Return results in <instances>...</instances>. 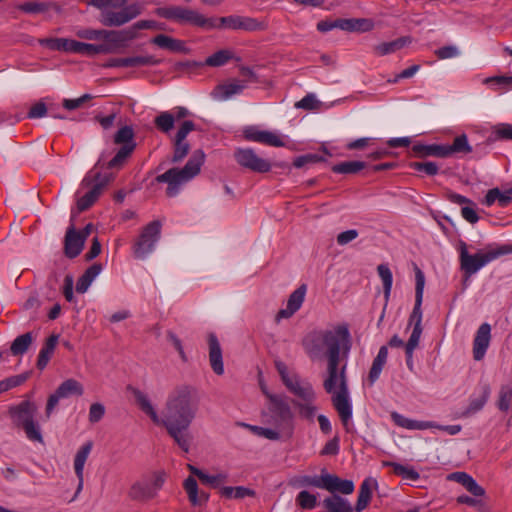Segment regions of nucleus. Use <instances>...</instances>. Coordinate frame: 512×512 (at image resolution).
<instances>
[{"mask_svg": "<svg viewBox=\"0 0 512 512\" xmlns=\"http://www.w3.org/2000/svg\"><path fill=\"white\" fill-rule=\"evenodd\" d=\"M134 397L140 409L156 425L165 427L169 436L188 453L192 443L189 427L196 418L200 398L196 388L188 385L176 387L169 393L162 416H159L149 398L140 390H134Z\"/></svg>", "mask_w": 512, "mask_h": 512, "instance_id": "1", "label": "nucleus"}, {"mask_svg": "<svg viewBox=\"0 0 512 512\" xmlns=\"http://www.w3.org/2000/svg\"><path fill=\"white\" fill-rule=\"evenodd\" d=\"M302 344L312 360L320 359L324 348H326L327 359L341 353L346 359L352 346L351 335L346 324L337 325L332 329L313 331L306 335Z\"/></svg>", "mask_w": 512, "mask_h": 512, "instance_id": "2", "label": "nucleus"}, {"mask_svg": "<svg viewBox=\"0 0 512 512\" xmlns=\"http://www.w3.org/2000/svg\"><path fill=\"white\" fill-rule=\"evenodd\" d=\"M341 354L332 355L327 359V376L324 379L325 391L332 394V403L339 414L340 420L347 431L352 418V406L349 401V389L346 376L347 364L340 366Z\"/></svg>", "mask_w": 512, "mask_h": 512, "instance_id": "3", "label": "nucleus"}, {"mask_svg": "<svg viewBox=\"0 0 512 512\" xmlns=\"http://www.w3.org/2000/svg\"><path fill=\"white\" fill-rule=\"evenodd\" d=\"M89 4L100 10V22L107 27H120L139 16L144 4L127 0H89Z\"/></svg>", "mask_w": 512, "mask_h": 512, "instance_id": "4", "label": "nucleus"}, {"mask_svg": "<svg viewBox=\"0 0 512 512\" xmlns=\"http://www.w3.org/2000/svg\"><path fill=\"white\" fill-rule=\"evenodd\" d=\"M143 29H160V27L154 20H140L123 30L83 29L77 32V36L86 40H103V43H111L113 48L119 49L136 39L139 30Z\"/></svg>", "mask_w": 512, "mask_h": 512, "instance_id": "5", "label": "nucleus"}, {"mask_svg": "<svg viewBox=\"0 0 512 512\" xmlns=\"http://www.w3.org/2000/svg\"><path fill=\"white\" fill-rule=\"evenodd\" d=\"M97 168H106L104 154H101L94 168L83 178L81 188L87 191L77 199V209L83 212L89 209L102 194L105 187L113 180L111 173L102 174Z\"/></svg>", "mask_w": 512, "mask_h": 512, "instance_id": "6", "label": "nucleus"}, {"mask_svg": "<svg viewBox=\"0 0 512 512\" xmlns=\"http://www.w3.org/2000/svg\"><path fill=\"white\" fill-rule=\"evenodd\" d=\"M205 154L202 150H196L182 169L171 168L156 177L159 183H168L166 194L174 197L179 191V185L191 180L199 174L204 163Z\"/></svg>", "mask_w": 512, "mask_h": 512, "instance_id": "7", "label": "nucleus"}, {"mask_svg": "<svg viewBox=\"0 0 512 512\" xmlns=\"http://www.w3.org/2000/svg\"><path fill=\"white\" fill-rule=\"evenodd\" d=\"M167 477L164 470H156L134 480L126 491L127 499L137 503H147L155 499L163 488Z\"/></svg>", "mask_w": 512, "mask_h": 512, "instance_id": "8", "label": "nucleus"}, {"mask_svg": "<svg viewBox=\"0 0 512 512\" xmlns=\"http://www.w3.org/2000/svg\"><path fill=\"white\" fill-rule=\"evenodd\" d=\"M37 410L38 407L34 402L24 400L17 405L9 407L8 414L13 424L16 427L22 428L30 441L43 444L44 440L40 426L34 420Z\"/></svg>", "mask_w": 512, "mask_h": 512, "instance_id": "9", "label": "nucleus"}, {"mask_svg": "<svg viewBox=\"0 0 512 512\" xmlns=\"http://www.w3.org/2000/svg\"><path fill=\"white\" fill-rule=\"evenodd\" d=\"M512 253V245L505 244L495 249H489L485 252H478L474 255L468 253L467 245L464 242L460 243V267L464 273L465 280H468L473 274L478 272L489 262L497 259L502 255Z\"/></svg>", "mask_w": 512, "mask_h": 512, "instance_id": "10", "label": "nucleus"}, {"mask_svg": "<svg viewBox=\"0 0 512 512\" xmlns=\"http://www.w3.org/2000/svg\"><path fill=\"white\" fill-rule=\"evenodd\" d=\"M156 13L165 19L181 24H190L205 30H212V27L215 26L212 17H206L196 10L182 6L161 7L156 10Z\"/></svg>", "mask_w": 512, "mask_h": 512, "instance_id": "11", "label": "nucleus"}, {"mask_svg": "<svg viewBox=\"0 0 512 512\" xmlns=\"http://www.w3.org/2000/svg\"><path fill=\"white\" fill-rule=\"evenodd\" d=\"M270 401L269 410L272 422L285 437L290 438L294 431V414L286 398L279 395L267 394Z\"/></svg>", "mask_w": 512, "mask_h": 512, "instance_id": "12", "label": "nucleus"}, {"mask_svg": "<svg viewBox=\"0 0 512 512\" xmlns=\"http://www.w3.org/2000/svg\"><path fill=\"white\" fill-rule=\"evenodd\" d=\"M115 144H123L116 155L105 163L108 169H120L130 157L136 147L134 130L131 126L121 127L114 136Z\"/></svg>", "mask_w": 512, "mask_h": 512, "instance_id": "13", "label": "nucleus"}, {"mask_svg": "<svg viewBox=\"0 0 512 512\" xmlns=\"http://www.w3.org/2000/svg\"><path fill=\"white\" fill-rule=\"evenodd\" d=\"M161 234V223L152 221L141 231L133 245V255L137 259H145L155 247Z\"/></svg>", "mask_w": 512, "mask_h": 512, "instance_id": "14", "label": "nucleus"}, {"mask_svg": "<svg viewBox=\"0 0 512 512\" xmlns=\"http://www.w3.org/2000/svg\"><path fill=\"white\" fill-rule=\"evenodd\" d=\"M215 26L213 29L243 30L247 32L262 31L266 26L256 18L248 16L230 15L225 17H212Z\"/></svg>", "mask_w": 512, "mask_h": 512, "instance_id": "15", "label": "nucleus"}, {"mask_svg": "<svg viewBox=\"0 0 512 512\" xmlns=\"http://www.w3.org/2000/svg\"><path fill=\"white\" fill-rule=\"evenodd\" d=\"M83 392V386L79 381L73 378L63 381L56 391L48 398L45 410L46 417L49 418L51 416L60 399L68 398L72 395L81 396Z\"/></svg>", "mask_w": 512, "mask_h": 512, "instance_id": "16", "label": "nucleus"}, {"mask_svg": "<svg viewBox=\"0 0 512 512\" xmlns=\"http://www.w3.org/2000/svg\"><path fill=\"white\" fill-rule=\"evenodd\" d=\"M234 158L241 167L256 173H266L271 170L270 162L259 157L255 151L250 148L236 149Z\"/></svg>", "mask_w": 512, "mask_h": 512, "instance_id": "17", "label": "nucleus"}, {"mask_svg": "<svg viewBox=\"0 0 512 512\" xmlns=\"http://www.w3.org/2000/svg\"><path fill=\"white\" fill-rule=\"evenodd\" d=\"M195 129L196 126L194 122L190 120H186L180 125L173 139L172 162L178 163L188 155L190 151V145L186 141V137L191 131H194Z\"/></svg>", "mask_w": 512, "mask_h": 512, "instance_id": "18", "label": "nucleus"}, {"mask_svg": "<svg viewBox=\"0 0 512 512\" xmlns=\"http://www.w3.org/2000/svg\"><path fill=\"white\" fill-rule=\"evenodd\" d=\"M246 140L258 142L272 147H283L285 142L282 137L272 131L259 130L255 126L246 127L243 131Z\"/></svg>", "mask_w": 512, "mask_h": 512, "instance_id": "19", "label": "nucleus"}, {"mask_svg": "<svg viewBox=\"0 0 512 512\" xmlns=\"http://www.w3.org/2000/svg\"><path fill=\"white\" fill-rule=\"evenodd\" d=\"M415 280H416L415 305H414L413 311L409 317V326L413 325V327H415V325L422 326L421 305H422V299H423L425 276L419 268H416Z\"/></svg>", "mask_w": 512, "mask_h": 512, "instance_id": "20", "label": "nucleus"}, {"mask_svg": "<svg viewBox=\"0 0 512 512\" xmlns=\"http://www.w3.org/2000/svg\"><path fill=\"white\" fill-rule=\"evenodd\" d=\"M491 341V326L483 323L479 326L473 340V358L480 361L484 358Z\"/></svg>", "mask_w": 512, "mask_h": 512, "instance_id": "21", "label": "nucleus"}, {"mask_svg": "<svg viewBox=\"0 0 512 512\" xmlns=\"http://www.w3.org/2000/svg\"><path fill=\"white\" fill-rule=\"evenodd\" d=\"M306 294V285H301L289 296L286 308L278 311L276 315V321L279 322L281 319L290 318L295 312H297L302 306Z\"/></svg>", "mask_w": 512, "mask_h": 512, "instance_id": "22", "label": "nucleus"}, {"mask_svg": "<svg viewBox=\"0 0 512 512\" xmlns=\"http://www.w3.org/2000/svg\"><path fill=\"white\" fill-rule=\"evenodd\" d=\"M161 61L154 56H134L110 59L105 67H139L158 65Z\"/></svg>", "mask_w": 512, "mask_h": 512, "instance_id": "23", "label": "nucleus"}, {"mask_svg": "<svg viewBox=\"0 0 512 512\" xmlns=\"http://www.w3.org/2000/svg\"><path fill=\"white\" fill-rule=\"evenodd\" d=\"M287 389L302 401L315 400V392L308 382H303L293 374L292 378L284 384Z\"/></svg>", "mask_w": 512, "mask_h": 512, "instance_id": "24", "label": "nucleus"}, {"mask_svg": "<svg viewBox=\"0 0 512 512\" xmlns=\"http://www.w3.org/2000/svg\"><path fill=\"white\" fill-rule=\"evenodd\" d=\"M85 241L83 237H80L78 231H76L75 227L71 225L65 234L64 239V253L68 258H75L78 256L83 247Z\"/></svg>", "mask_w": 512, "mask_h": 512, "instance_id": "25", "label": "nucleus"}, {"mask_svg": "<svg viewBox=\"0 0 512 512\" xmlns=\"http://www.w3.org/2000/svg\"><path fill=\"white\" fill-rule=\"evenodd\" d=\"M93 443L91 441L86 442L82 445L77 451L74 458V471L78 478V486L76 490V495L82 490L83 482H84V466L88 456L92 450Z\"/></svg>", "mask_w": 512, "mask_h": 512, "instance_id": "26", "label": "nucleus"}, {"mask_svg": "<svg viewBox=\"0 0 512 512\" xmlns=\"http://www.w3.org/2000/svg\"><path fill=\"white\" fill-rule=\"evenodd\" d=\"M208 345H209V361L212 370L217 375H222L224 373V365L222 359V349L220 343L214 333H210L208 335Z\"/></svg>", "mask_w": 512, "mask_h": 512, "instance_id": "27", "label": "nucleus"}, {"mask_svg": "<svg viewBox=\"0 0 512 512\" xmlns=\"http://www.w3.org/2000/svg\"><path fill=\"white\" fill-rule=\"evenodd\" d=\"M374 21L369 18H340L339 29L348 32H369L374 29Z\"/></svg>", "mask_w": 512, "mask_h": 512, "instance_id": "28", "label": "nucleus"}, {"mask_svg": "<svg viewBox=\"0 0 512 512\" xmlns=\"http://www.w3.org/2000/svg\"><path fill=\"white\" fill-rule=\"evenodd\" d=\"M111 43L90 44L76 41L75 54H82L87 56H94L97 54H110L116 52Z\"/></svg>", "mask_w": 512, "mask_h": 512, "instance_id": "29", "label": "nucleus"}, {"mask_svg": "<svg viewBox=\"0 0 512 512\" xmlns=\"http://www.w3.org/2000/svg\"><path fill=\"white\" fill-rule=\"evenodd\" d=\"M183 487L188 495V499L193 506H200L208 501V494L199 491L197 481L189 476L183 482Z\"/></svg>", "mask_w": 512, "mask_h": 512, "instance_id": "30", "label": "nucleus"}, {"mask_svg": "<svg viewBox=\"0 0 512 512\" xmlns=\"http://www.w3.org/2000/svg\"><path fill=\"white\" fill-rule=\"evenodd\" d=\"M38 43L52 51L74 53L76 40L68 38H41L38 39Z\"/></svg>", "mask_w": 512, "mask_h": 512, "instance_id": "31", "label": "nucleus"}, {"mask_svg": "<svg viewBox=\"0 0 512 512\" xmlns=\"http://www.w3.org/2000/svg\"><path fill=\"white\" fill-rule=\"evenodd\" d=\"M449 479L461 484L468 492L476 497L485 495V490L469 474L465 472H455L449 476Z\"/></svg>", "mask_w": 512, "mask_h": 512, "instance_id": "32", "label": "nucleus"}, {"mask_svg": "<svg viewBox=\"0 0 512 512\" xmlns=\"http://www.w3.org/2000/svg\"><path fill=\"white\" fill-rule=\"evenodd\" d=\"M377 487V481L373 478H366L359 489V495L356 502L355 510L361 512L367 508L372 498V490Z\"/></svg>", "mask_w": 512, "mask_h": 512, "instance_id": "33", "label": "nucleus"}, {"mask_svg": "<svg viewBox=\"0 0 512 512\" xmlns=\"http://www.w3.org/2000/svg\"><path fill=\"white\" fill-rule=\"evenodd\" d=\"M151 43L157 45L162 49L169 50L171 52L186 53L187 48L185 42L179 39L172 38L170 36L159 34L151 39Z\"/></svg>", "mask_w": 512, "mask_h": 512, "instance_id": "34", "label": "nucleus"}, {"mask_svg": "<svg viewBox=\"0 0 512 512\" xmlns=\"http://www.w3.org/2000/svg\"><path fill=\"white\" fill-rule=\"evenodd\" d=\"M330 474L326 472V470H322L320 475L301 476L297 482L302 487H316L327 490L331 485L330 482Z\"/></svg>", "mask_w": 512, "mask_h": 512, "instance_id": "35", "label": "nucleus"}, {"mask_svg": "<svg viewBox=\"0 0 512 512\" xmlns=\"http://www.w3.org/2000/svg\"><path fill=\"white\" fill-rule=\"evenodd\" d=\"M411 43V38L408 36L400 37L390 42H383L373 47V51L378 56H385L402 49L407 44Z\"/></svg>", "mask_w": 512, "mask_h": 512, "instance_id": "36", "label": "nucleus"}, {"mask_svg": "<svg viewBox=\"0 0 512 512\" xmlns=\"http://www.w3.org/2000/svg\"><path fill=\"white\" fill-rule=\"evenodd\" d=\"M57 343H58V335L52 334L51 336H49L47 338L44 346L42 347V349L40 350L39 355H38V360H37L38 369L43 370L47 366L51 356L53 355V352L55 350Z\"/></svg>", "mask_w": 512, "mask_h": 512, "instance_id": "37", "label": "nucleus"}, {"mask_svg": "<svg viewBox=\"0 0 512 512\" xmlns=\"http://www.w3.org/2000/svg\"><path fill=\"white\" fill-rule=\"evenodd\" d=\"M388 348L387 346L380 347L377 356L374 358L371 369L369 371L368 380L373 384L380 376L384 365L387 362Z\"/></svg>", "mask_w": 512, "mask_h": 512, "instance_id": "38", "label": "nucleus"}, {"mask_svg": "<svg viewBox=\"0 0 512 512\" xmlns=\"http://www.w3.org/2000/svg\"><path fill=\"white\" fill-rule=\"evenodd\" d=\"M187 468L193 475L197 476L202 483L211 485L212 487L215 488L227 480V476L222 473L216 475H209L200 470L199 468L193 466L192 464H187Z\"/></svg>", "mask_w": 512, "mask_h": 512, "instance_id": "39", "label": "nucleus"}, {"mask_svg": "<svg viewBox=\"0 0 512 512\" xmlns=\"http://www.w3.org/2000/svg\"><path fill=\"white\" fill-rule=\"evenodd\" d=\"M323 504L328 512H353L350 502L336 494L327 497Z\"/></svg>", "mask_w": 512, "mask_h": 512, "instance_id": "40", "label": "nucleus"}, {"mask_svg": "<svg viewBox=\"0 0 512 512\" xmlns=\"http://www.w3.org/2000/svg\"><path fill=\"white\" fill-rule=\"evenodd\" d=\"M33 341L34 337L31 332H27L16 337L10 346L11 354L14 356H21L25 354Z\"/></svg>", "mask_w": 512, "mask_h": 512, "instance_id": "41", "label": "nucleus"}, {"mask_svg": "<svg viewBox=\"0 0 512 512\" xmlns=\"http://www.w3.org/2000/svg\"><path fill=\"white\" fill-rule=\"evenodd\" d=\"M382 464L386 467H392L393 473L402 477L404 480L417 481L420 478L419 473L410 466H404L390 461H384Z\"/></svg>", "mask_w": 512, "mask_h": 512, "instance_id": "42", "label": "nucleus"}, {"mask_svg": "<svg viewBox=\"0 0 512 512\" xmlns=\"http://www.w3.org/2000/svg\"><path fill=\"white\" fill-rule=\"evenodd\" d=\"M234 59V53L230 49H221L207 57L205 65L209 67H221Z\"/></svg>", "mask_w": 512, "mask_h": 512, "instance_id": "43", "label": "nucleus"}, {"mask_svg": "<svg viewBox=\"0 0 512 512\" xmlns=\"http://www.w3.org/2000/svg\"><path fill=\"white\" fill-rule=\"evenodd\" d=\"M246 88V82L233 80L219 85L217 90L221 93V99L226 100L235 94H240Z\"/></svg>", "mask_w": 512, "mask_h": 512, "instance_id": "44", "label": "nucleus"}, {"mask_svg": "<svg viewBox=\"0 0 512 512\" xmlns=\"http://www.w3.org/2000/svg\"><path fill=\"white\" fill-rule=\"evenodd\" d=\"M220 493L223 497L228 499H243L245 497H253L255 496V491L243 486L230 487L225 486L222 487Z\"/></svg>", "mask_w": 512, "mask_h": 512, "instance_id": "45", "label": "nucleus"}, {"mask_svg": "<svg viewBox=\"0 0 512 512\" xmlns=\"http://www.w3.org/2000/svg\"><path fill=\"white\" fill-rule=\"evenodd\" d=\"M490 395V390L488 387H484L482 393L475 398L470 400V403L466 410L463 412V416L468 417L476 412L480 411L484 405L486 404Z\"/></svg>", "mask_w": 512, "mask_h": 512, "instance_id": "46", "label": "nucleus"}, {"mask_svg": "<svg viewBox=\"0 0 512 512\" xmlns=\"http://www.w3.org/2000/svg\"><path fill=\"white\" fill-rule=\"evenodd\" d=\"M330 482L331 485L327 489V491L334 493L336 491L341 492L342 494L349 495L354 491V483L351 480H342L336 475L330 474Z\"/></svg>", "mask_w": 512, "mask_h": 512, "instance_id": "47", "label": "nucleus"}, {"mask_svg": "<svg viewBox=\"0 0 512 512\" xmlns=\"http://www.w3.org/2000/svg\"><path fill=\"white\" fill-rule=\"evenodd\" d=\"M366 167L362 161H346L336 164L332 167V171L337 174H355Z\"/></svg>", "mask_w": 512, "mask_h": 512, "instance_id": "48", "label": "nucleus"}, {"mask_svg": "<svg viewBox=\"0 0 512 512\" xmlns=\"http://www.w3.org/2000/svg\"><path fill=\"white\" fill-rule=\"evenodd\" d=\"M377 271H378V275L381 278L382 283H383L384 298L386 301H388L389 297H390L391 289H392V283H393L392 272L386 264H380L377 267Z\"/></svg>", "mask_w": 512, "mask_h": 512, "instance_id": "49", "label": "nucleus"}, {"mask_svg": "<svg viewBox=\"0 0 512 512\" xmlns=\"http://www.w3.org/2000/svg\"><path fill=\"white\" fill-rule=\"evenodd\" d=\"M175 123V117L171 112H161L155 119L154 124L157 129H159L161 132L167 134L169 133Z\"/></svg>", "mask_w": 512, "mask_h": 512, "instance_id": "50", "label": "nucleus"}, {"mask_svg": "<svg viewBox=\"0 0 512 512\" xmlns=\"http://www.w3.org/2000/svg\"><path fill=\"white\" fill-rule=\"evenodd\" d=\"M313 403H314V400H309V401L294 400V401H292V404L298 409L299 416H301L305 419H308V420H313V418L316 414V411H317V408H316V406H314Z\"/></svg>", "mask_w": 512, "mask_h": 512, "instance_id": "51", "label": "nucleus"}, {"mask_svg": "<svg viewBox=\"0 0 512 512\" xmlns=\"http://www.w3.org/2000/svg\"><path fill=\"white\" fill-rule=\"evenodd\" d=\"M450 153L452 154H469L472 152V147L468 143V138L465 134L459 135L454 138L453 143L449 145Z\"/></svg>", "mask_w": 512, "mask_h": 512, "instance_id": "52", "label": "nucleus"}, {"mask_svg": "<svg viewBox=\"0 0 512 512\" xmlns=\"http://www.w3.org/2000/svg\"><path fill=\"white\" fill-rule=\"evenodd\" d=\"M296 504L303 510L314 509L317 505V496L303 490L296 496Z\"/></svg>", "mask_w": 512, "mask_h": 512, "instance_id": "53", "label": "nucleus"}, {"mask_svg": "<svg viewBox=\"0 0 512 512\" xmlns=\"http://www.w3.org/2000/svg\"><path fill=\"white\" fill-rule=\"evenodd\" d=\"M49 8L50 4L45 2H25L17 6V9L28 14L43 13Z\"/></svg>", "mask_w": 512, "mask_h": 512, "instance_id": "54", "label": "nucleus"}, {"mask_svg": "<svg viewBox=\"0 0 512 512\" xmlns=\"http://www.w3.org/2000/svg\"><path fill=\"white\" fill-rule=\"evenodd\" d=\"M512 401V388L508 385L502 386L499 391L497 406L501 411H508Z\"/></svg>", "mask_w": 512, "mask_h": 512, "instance_id": "55", "label": "nucleus"}, {"mask_svg": "<svg viewBox=\"0 0 512 512\" xmlns=\"http://www.w3.org/2000/svg\"><path fill=\"white\" fill-rule=\"evenodd\" d=\"M409 166L413 170L424 172L429 176L436 175L439 170V167L435 162H412Z\"/></svg>", "mask_w": 512, "mask_h": 512, "instance_id": "56", "label": "nucleus"}, {"mask_svg": "<svg viewBox=\"0 0 512 512\" xmlns=\"http://www.w3.org/2000/svg\"><path fill=\"white\" fill-rule=\"evenodd\" d=\"M252 430L259 436L267 438L269 440H279L283 435V433L278 429L271 428H263L258 426H252Z\"/></svg>", "mask_w": 512, "mask_h": 512, "instance_id": "57", "label": "nucleus"}, {"mask_svg": "<svg viewBox=\"0 0 512 512\" xmlns=\"http://www.w3.org/2000/svg\"><path fill=\"white\" fill-rule=\"evenodd\" d=\"M322 161H325L324 157H322V156H320L318 154L310 153V154H306V155H302V156L297 157L294 160L293 165L296 168H302V167H304L307 164L318 163V162H322Z\"/></svg>", "mask_w": 512, "mask_h": 512, "instance_id": "58", "label": "nucleus"}, {"mask_svg": "<svg viewBox=\"0 0 512 512\" xmlns=\"http://www.w3.org/2000/svg\"><path fill=\"white\" fill-rule=\"evenodd\" d=\"M320 106V102L313 94H307L300 101L296 102L295 107L305 110H314Z\"/></svg>", "mask_w": 512, "mask_h": 512, "instance_id": "59", "label": "nucleus"}, {"mask_svg": "<svg viewBox=\"0 0 512 512\" xmlns=\"http://www.w3.org/2000/svg\"><path fill=\"white\" fill-rule=\"evenodd\" d=\"M92 98L90 94H84L76 99H64L62 102V106L67 110H75L80 108L85 102L89 101Z\"/></svg>", "mask_w": 512, "mask_h": 512, "instance_id": "60", "label": "nucleus"}, {"mask_svg": "<svg viewBox=\"0 0 512 512\" xmlns=\"http://www.w3.org/2000/svg\"><path fill=\"white\" fill-rule=\"evenodd\" d=\"M475 207V203L472 202V204H467L461 209L462 217L471 224H474L479 220Z\"/></svg>", "mask_w": 512, "mask_h": 512, "instance_id": "61", "label": "nucleus"}, {"mask_svg": "<svg viewBox=\"0 0 512 512\" xmlns=\"http://www.w3.org/2000/svg\"><path fill=\"white\" fill-rule=\"evenodd\" d=\"M105 414V407L101 403H93L89 409V421L91 423L99 422Z\"/></svg>", "mask_w": 512, "mask_h": 512, "instance_id": "62", "label": "nucleus"}, {"mask_svg": "<svg viewBox=\"0 0 512 512\" xmlns=\"http://www.w3.org/2000/svg\"><path fill=\"white\" fill-rule=\"evenodd\" d=\"M484 83H495L501 86L504 90L512 88V76H493L484 80Z\"/></svg>", "mask_w": 512, "mask_h": 512, "instance_id": "63", "label": "nucleus"}, {"mask_svg": "<svg viewBox=\"0 0 512 512\" xmlns=\"http://www.w3.org/2000/svg\"><path fill=\"white\" fill-rule=\"evenodd\" d=\"M498 139L512 140V124H499L494 127Z\"/></svg>", "mask_w": 512, "mask_h": 512, "instance_id": "64", "label": "nucleus"}]
</instances>
